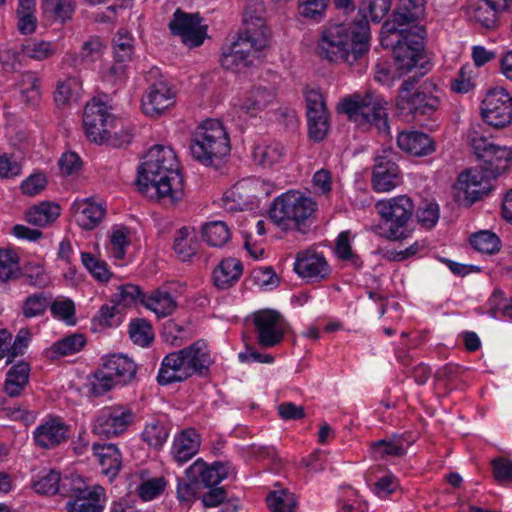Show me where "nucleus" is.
Returning <instances> with one entry per match:
<instances>
[{"label": "nucleus", "instance_id": "obj_1", "mask_svg": "<svg viewBox=\"0 0 512 512\" xmlns=\"http://www.w3.org/2000/svg\"><path fill=\"white\" fill-rule=\"evenodd\" d=\"M136 184L146 197L175 203L183 194V177L174 151L153 146L138 167Z\"/></svg>", "mask_w": 512, "mask_h": 512}, {"label": "nucleus", "instance_id": "obj_2", "mask_svg": "<svg viewBox=\"0 0 512 512\" xmlns=\"http://www.w3.org/2000/svg\"><path fill=\"white\" fill-rule=\"evenodd\" d=\"M369 22L362 9L351 24L335 23L321 32L317 53L330 62L352 64L369 49Z\"/></svg>", "mask_w": 512, "mask_h": 512}, {"label": "nucleus", "instance_id": "obj_3", "mask_svg": "<svg viewBox=\"0 0 512 512\" xmlns=\"http://www.w3.org/2000/svg\"><path fill=\"white\" fill-rule=\"evenodd\" d=\"M478 167L461 172L453 185L455 202L470 207L487 195L492 189V181L512 165V148L494 145L490 148Z\"/></svg>", "mask_w": 512, "mask_h": 512}, {"label": "nucleus", "instance_id": "obj_4", "mask_svg": "<svg viewBox=\"0 0 512 512\" xmlns=\"http://www.w3.org/2000/svg\"><path fill=\"white\" fill-rule=\"evenodd\" d=\"M213 359L207 344L197 340L191 345L167 354L161 363L157 382L159 385H169L182 382L193 375L206 376Z\"/></svg>", "mask_w": 512, "mask_h": 512}, {"label": "nucleus", "instance_id": "obj_5", "mask_svg": "<svg viewBox=\"0 0 512 512\" xmlns=\"http://www.w3.org/2000/svg\"><path fill=\"white\" fill-rule=\"evenodd\" d=\"M192 157L205 166L219 168L230 154V138L222 123L216 119L202 122L190 139Z\"/></svg>", "mask_w": 512, "mask_h": 512}, {"label": "nucleus", "instance_id": "obj_6", "mask_svg": "<svg viewBox=\"0 0 512 512\" xmlns=\"http://www.w3.org/2000/svg\"><path fill=\"white\" fill-rule=\"evenodd\" d=\"M317 203L299 192H287L277 197L269 209V217L282 230L306 232Z\"/></svg>", "mask_w": 512, "mask_h": 512}, {"label": "nucleus", "instance_id": "obj_7", "mask_svg": "<svg viewBox=\"0 0 512 512\" xmlns=\"http://www.w3.org/2000/svg\"><path fill=\"white\" fill-rule=\"evenodd\" d=\"M391 33H397L398 39L392 47L393 60L400 75L411 72L423 59L426 29L424 26L398 28Z\"/></svg>", "mask_w": 512, "mask_h": 512}, {"label": "nucleus", "instance_id": "obj_8", "mask_svg": "<svg viewBox=\"0 0 512 512\" xmlns=\"http://www.w3.org/2000/svg\"><path fill=\"white\" fill-rule=\"evenodd\" d=\"M417 83L418 78L414 76L402 82L398 90L396 106L401 113L411 115L418 122L435 119L440 99L431 93L415 89Z\"/></svg>", "mask_w": 512, "mask_h": 512}, {"label": "nucleus", "instance_id": "obj_9", "mask_svg": "<svg viewBox=\"0 0 512 512\" xmlns=\"http://www.w3.org/2000/svg\"><path fill=\"white\" fill-rule=\"evenodd\" d=\"M337 111L359 125L369 123L380 129L381 123L384 124L383 99L371 90L366 91L364 95L355 93L343 98L337 106Z\"/></svg>", "mask_w": 512, "mask_h": 512}, {"label": "nucleus", "instance_id": "obj_10", "mask_svg": "<svg viewBox=\"0 0 512 512\" xmlns=\"http://www.w3.org/2000/svg\"><path fill=\"white\" fill-rule=\"evenodd\" d=\"M245 29L239 33L238 38L228 47L236 54L259 57V52L266 48L270 40V30L261 16L253 17L249 10L244 13Z\"/></svg>", "mask_w": 512, "mask_h": 512}, {"label": "nucleus", "instance_id": "obj_11", "mask_svg": "<svg viewBox=\"0 0 512 512\" xmlns=\"http://www.w3.org/2000/svg\"><path fill=\"white\" fill-rule=\"evenodd\" d=\"M150 82L146 94L142 97V111L155 118L165 113L175 104V94L160 74L158 68H152L147 74Z\"/></svg>", "mask_w": 512, "mask_h": 512}, {"label": "nucleus", "instance_id": "obj_12", "mask_svg": "<svg viewBox=\"0 0 512 512\" xmlns=\"http://www.w3.org/2000/svg\"><path fill=\"white\" fill-rule=\"evenodd\" d=\"M117 120L109 107L97 98H93L84 108L83 127L87 138L97 144H103V139L110 129L117 127Z\"/></svg>", "mask_w": 512, "mask_h": 512}, {"label": "nucleus", "instance_id": "obj_13", "mask_svg": "<svg viewBox=\"0 0 512 512\" xmlns=\"http://www.w3.org/2000/svg\"><path fill=\"white\" fill-rule=\"evenodd\" d=\"M414 204L407 195H399L386 201V222H389L386 238L392 241L403 240L411 236L410 222Z\"/></svg>", "mask_w": 512, "mask_h": 512}, {"label": "nucleus", "instance_id": "obj_14", "mask_svg": "<svg viewBox=\"0 0 512 512\" xmlns=\"http://www.w3.org/2000/svg\"><path fill=\"white\" fill-rule=\"evenodd\" d=\"M483 120L496 128L505 127L512 122V96L502 88L490 89L481 103Z\"/></svg>", "mask_w": 512, "mask_h": 512}, {"label": "nucleus", "instance_id": "obj_15", "mask_svg": "<svg viewBox=\"0 0 512 512\" xmlns=\"http://www.w3.org/2000/svg\"><path fill=\"white\" fill-rule=\"evenodd\" d=\"M198 13H186L177 8L168 27L172 35L181 37L182 42L190 48L200 46L206 36L207 27L201 25Z\"/></svg>", "mask_w": 512, "mask_h": 512}, {"label": "nucleus", "instance_id": "obj_16", "mask_svg": "<svg viewBox=\"0 0 512 512\" xmlns=\"http://www.w3.org/2000/svg\"><path fill=\"white\" fill-rule=\"evenodd\" d=\"M135 414L131 408L114 405L105 408L97 417L93 431L101 437H114L124 433L134 422Z\"/></svg>", "mask_w": 512, "mask_h": 512}, {"label": "nucleus", "instance_id": "obj_17", "mask_svg": "<svg viewBox=\"0 0 512 512\" xmlns=\"http://www.w3.org/2000/svg\"><path fill=\"white\" fill-rule=\"evenodd\" d=\"M257 342L262 348H271L284 338L283 316L276 310L262 309L253 313Z\"/></svg>", "mask_w": 512, "mask_h": 512}, {"label": "nucleus", "instance_id": "obj_18", "mask_svg": "<svg viewBox=\"0 0 512 512\" xmlns=\"http://www.w3.org/2000/svg\"><path fill=\"white\" fill-rule=\"evenodd\" d=\"M305 98L309 137L320 142L327 136L330 127L323 95L312 89L306 92Z\"/></svg>", "mask_w": 512, "mask_h": 512}, {"label": "nucleus", "instance_id": "obj_19", "mask_svg": "<svg viewBox=\"0 0 512 512\" xmlns=\"http://www.w3.org/2000/svg\"><path fill=\"white\" fill-rule=\"evenodd\" d=\"M294 270L300 277L316 282L325 280L331 273V268L323 254L313 250L297 254Z\"/></svg>", "mask_w": 512, "mask_h": 512}, {"label": "nucleus", "instance_id": "obj_20", "mask_svg": "<svg viewBox=\"0 0 512 512\" xmlns=\"http://www.w3.org/2000/svg\"><path fill=\"white\" fill-rule=\"evenodd\" d=\"M425 3V0H399L392 14V20L386 21V32L419 26L416 22L424 15Z\"/></svg>", "mask_w": 512, "mask_h": 512}, {"label": "nucleus", "instance_id": "obj_21", "mask_svg": "<svg viewBox=\"0 0 512 512\" xmlns=\"http://www.w3.org/2000/svg\"><path fill=\"white\" fill-rule=\"evenodd\" d=\"M229 467L222 462L208 466L202 459H197L186 469V476L197 479L201 487H214L227 478Z\"/></svg>", "mask_w": 512, "mask_h": 512}, {"label": "nucleus", "instance_id": "obj_22", "mask_svg": "<svg viewBox=\"0 0 512 512\" xmlns=\"http://www.w3.org/2000/svg\"><path fill=\"white\" fill-rule=\"evenodd\" d=\"M69 428L63 422L52 419L39 425L34 433L35 443L43 449H53L67 441Z\"/></svg>", "mask_w": 512, "mask_h": 512}, {"label": "nucleus", "instance_id": "obj_23", "mask_svg": "<svg viewBox=\"0 0 512 512\" xmlns=\"http://www.w3.org/2000/svg\"><path fill=\"white\" fill-rule=\"evenodd\" d=\"M399 148L415 157L427 156L435 151L434 141L426 133L420 131H404L397 137Z\"/></svg>", "mask_w": 512, "mask_h": 512}, {"label": "nucleus", "instance_id": "obj_24", "mask_svg": "<svg viewBox=\"0 0 512 512\" xmlns=\"http://www.w3.org/2000/svg\"><path fill=\"white\" fill-rule=\"evenodd\" d=\"M407 336L405 332L401 333L400 342L395 346L396 358L406 369L405 372L414 378L417 384L424 385L430 378L431 369L424 363H418L409 368L412 365L413 358L409 353L410 345Z\"/></svg>", "mask_w": 512, "mask_h": 512}, {"label": "nucleus", "instance_id": "obj_25", "mask_svg": "<svg viewBox=\"0 0 512 512\" xmlns=\"http://www.w3.org/2000/svg\"><path fill=\"white\" fill-rule=\"evenodd\" d=\"M200 444L201 437L195 429L182 430L173 441L171 450L173 458L179 464L189 461L198 453Z\"/></svg>", "mask_w": 512, "mask_h": 512}, {"label": "nucleus", "instance_id": "obj_26", "mask_svg": "<svg viewBox=\"0 0 512 512\" xmlns=\"http://www.w3.org/2000/svg\"><path fill=\"white\" fill-rule=\"evenodd\" d=\"M107 373L114 377L120 385H127L132 382L137 373V366L134 361L123 354H112L102 360Z\"/></svg>", "mask_w": 512, "mask_h": 512}, {"label": "nucleus", "instance_id": "obj_27", "mask_svg": "<svg viewBox=\"0 0 512 512\" xmlns=\"http://www.w3.org/2000/svg\"><path fill=\"white\" fill-rule=\"evenodd\" d=\"M243 273V265L239 259L229 257L223 259L213 270L214 285L222 290L233 286Z\"/></svg>", "mask_w": 512, "mask_h": 512}, {"label": "nucleus", "instance_id": "obj_28", "mask_svg": "<svg viewBox=\"0 0 512 512\" xmlns=\"http://www.w3.org/2000/svg\"><path fill=\"white\" fill-rule=\"evenodd\" d=\"M72 209L76 213L78 224L86 230H92L102 221L105 209L102 205L89 201L74 202Z\"/></svg>", "mask_w": 512, "mask_h": 512}, {"label": "nucleus", "instance_id": "obj_29", "mask_svg": "<svg viewBox=\"0 0 512 512\" xmlns=\"http://www.w3.org/2000/svg\"><path fill=\"white\" fill-rule=\"evenodd\" d=\"M94 456L97 457L106 475L115 477L121 468V453L114 444L94 443Z\"/></svg>", "mask_w": 512, "mask_h": 512}, {"label": "nucleus", "instance_id": "obj_30", "mask_svg": "<svg viewBox=\"0 0 512 512\" xmlns=\"http://www.w3.org/2000/svg\"><path fill=\"white\" fill-rule=\"evenodd\" d=\"M30 365L20 361L13 365L6 374L4 390L9 397H17L21 394L29 382Z\"/></svg>", "mask_w": 512, "mask_h": 512}, {"label": "nucleus", "instance_id": "obj_31", "mask_svg": "<svg viewBox=\"0 0 512 512\" xmlns=\"http://www.w3.org/2000/svg\"><path fill=\"white\" fill-rule=\"evenodd\" d=\"M60 212L61 208L58 204L41 202L26 211L25 219L32 225L44 227L54 222L60 216Z\"/></svg>", "mask_w": 512, "mask_h": 512}, {"label": "nucleus", "instance_id": "obj_32", "mask_svg": "<svg viewBox=\"0 0 512 512\" xmlns=\"http://www.w3.org/2000/svg\"><path fill=\"white\" fill-rule=\"evenodd\" d=\"M142 304L158 317H167L177 308V302L173 296L162 289L155 290L146 299H142Z\"/></svg>", "mask_w": 512, "mask_h": 512}, {"label": "nucleus", "instance_id": "obj_33", "mask_svg": "<svg viewBox=\"0 0 512 512\" xmlns=\"http://www.w3.org/2000/svg\"><path fill=\"white\" fill-rule=\"evenodd\" d=\"M285 154V148L278 142L263 143L255 146L253 160L263 168L279 163Z\"/></svg>", "mask_w": 512, "mask_h": 512}, {"label": "nucleus", "instance_id": "obj_34", "mask_svg": "<svg viewBox=\"0 0 512 512\" xmlns=\"http://www.w3.org/2000/svg\"><path fill=\"white\" fill-rule=\"evenodd\" d=\"M220 62L222 67L226 70L246 72L247 69L259 63L260 58L251 55L236 54L234 49L227 47L223 49Z\"/></svg>", "mask_w": 512, "mask_h": 512}, {"label": "nucleus", "instance_id": "obj_35", "mask_svg": "<svg viewBox=\"0 0 512 512\" xmlns=\"http://www.w3.org/2000/svg\"><path fill=\"white\" fill-rule=\"evenodd\" d=\"M202 237L210 246L222 247L230 239V229L223 221L206 223L202 228Z\"/></svg>", "mask_w": 512, "mask_h": 512}, {"label": "nucleus", "instance_id": "obj_36", "mask_svg": "<svg viewBox=\"0 0 512 512\" xmlns=\"http://www.w3.org/2000/svg\"><path fill=\"white\" fill-rule=\"evenodd\" d=\"M90 495V487L85 483V481L78 475H66L64 477L60 476L58 493L63 497L70 498V500H74L79 497L81 494Z\"/></svg>", "mask_w": 512, "mask_h": 512}, {"label": "nucleus", "instance_id": "obj_37", "mask_svg": "<svg viewBox=\"0 0 512 512\" xmlns=\"http://www.w3.org/2000/svg\"><path fill=\"white\" fill-rule=\"evenodd\" d=\"M51 298L43 292H38L26 297L22 303V315L27 318L41 317L50 305Z\"/></svg>", "mask_w": 512, "mask_h": 512}, {"label": "nucleus", "instance_id": "obj_38", "mask_svg": "<svg viewBox=\"0 0 512 512\" xmlns=\"http://www.w3.org/2000/svg\"><path fill=\"white\" fill-rule=\"evenodd\" d=\"M470 244L475 250L490 255L499 252L501 248L500 238L494 232L488 230L472 234Z\"/></svg>", "mask_w": 512, "mask_h": 512}, {"label": "nucleus", "instance_id": "obj_39", "mask_svg": "<svg viewBox=\"0 0 512 512\" xmlns=\"http://www.w3.org/2000/svg\"><path fill=\"white\" fill-rule=\"evenodd\" d=\"M23 56L42 61L51 58L56 53V45L44 40H30L22 45Z\"/></svg>", "mask_w": 512, "mask_h": 512}, {"label": "nucleus", "instance_id": "obj_40", "mask_svg": "<svg viewBox=\"0 0 512 512\" xmlns=\"http://www.w3.org/2000/svg\"><path fill=\"white\" fill-rule=\"evenodd\" d=\"M266 503L271 512H294L297 504L294 494L285 489L269 492Z\"/></svg>", "mask_w": 512, "mask_h": 512}, {"label": "nucleus", "instance_id": "obj_41", "mask_svg": "<svg viewBox=\"0 0 512 512\" xmlns=\"http://www.w3.org/2000/svg\"><path fill=\"white\" fill-rule=\"evenodd\" d=\"M273 99V94L264 87H257L250 92L249 97L241 105V109L251 116L264 109Z\"/></svg>", "mask_w": 512, "mask_h": 512}, {"label": "nucleus", "instance_id": "obj_42", "mask_svg": "<svg viewBox=\"0 0 512 512\" xmlns=\"http://www.w3.org/2000/svg\"><path fill=\"white\" fill-rule=\"evenodd\" d=\"M173 248L180 259L186 261L196 254L198 242L196 239L190 237L189 229L183 227L177 232Z\"/></svg>", "mask_w": 512, "mask_h": 512}, {"label": "nucleus", "instance_id": "obj_43", "mask_svg": "<svg viewBox=\"0 0 512 512\" xmlns=\"http://www.w3.org/2000/svg\"><path fill=\"white\" fill-rule=\"evenodd\" d=\"M129 336L131 340L142 347H146L154 340V333L151 324L142 318L134 319L129 325Z\"/></svg>", "mask_w": 512, "mask_h": 512}, {"label": "nucleus", "instance_id": "obj_44", "mask_svg": "<svg viewBox=\"0 0 512 512\" xmlns=\"http://www.w3.org/2000/svg\"><path fill=\"white\" fill-rule=\"evenodd\" d=\"M68 512H101L102 506L99 504V494L90 489V495L81 494L74 500L66 503Z\"/></svg>", "mask_w": 512, "mask_h": 512}, {"label": "nucleus", "instance_id": "obj_45", "mask_svg": "<svg viewBox=\"0 0 512 512\" xmlns=\"http://www.w3.org/2000/svg\"><path fill=\"white\" fill-rule=\"evenodd\" d=\"M42 8L45 13H50L55 19L65 22L71 20L75 11L74 0H43Z\"/></svg>", "mask_w": 512, "mask_h": 512}, {"label": "nucleus", "instance_id": "obj_46", "mask_svg": "<svg viewBox=\"0 0 512 512\" xmlns=\"http://www.w3.org/2000/svg\"><path fill=\"white\" fill-rule=\"evenodd\" d=\"M244 186L235 184L231 189L225 192L223 196V206L229 212L243 211L248 208L251 201L249 196L243 195Z\"/></svg>", "mask_w": 512, "mask_h": 512}, {"label": "nucleus", "instance_id": "obj_47", "mask_svg": "<svg viewBox=\"0 0 512 512\" xmlns=\"http://www.w3.org/2000/svg\"><path fill=\"white\" fill-rule=\"evenodd\" d=\"M118 291L112 299L118 307H130L137 302L142 304V299H146L140 287L134 284L121 285L118 287Z\"/></svg>", "mask_w": 512, "mask_h": 512}, {"label": "nucleus", "instance_id": "obj_48", "mask_svg": "<svg viewBox=\"0 0 512 512\" xmlns=\"http://www.w3.org/2000/svg\"><path fill=\"white\" fill-rule=\"evenodd\" d=\"M86 344L83 334L73 333L53 344L52 350L59 356L72 355L79 352Z\"/></svg>", "mask_w": 512, "mask_h": 512}, {"label": "nucleus", "instance_id": "obj_49", "mask_svg": "<svg viewBox=\"0 0 512 512\" xmlns=\"http://www.w3.org/2000/svg\"><path fill=\"white\" fill-rule=\"evenodd\" d=\"M439 215V205L433 200H424L416 211L418 223L428 229L437 224Z\"/></svg>", "mask_w": 512, "mask_h": 512}, {"label": "nucleus", "instance_id": "obj_50", "mask_svg": "<svg viewBox=\"0 0 512 512\" xmlns=\"http://www.w3.org/2000/svg\"><path fill=\"white\" fill-rule=\"evenodd\" d=\"M81 259L83 265L97 281L107 282L111 278L112 273L109 271L105 261L95 258L89 252H83Z\"/></svg>", "mask_w": 512, "mask_h": 512}, {"label": "nucleus", "instance_id": "obj_51", "mask_svg": "<svg viewBox=\"0 0 512 512\" xmlns=\"http://www.w3.org/2000/svg\"><path fill=\"white\" fill-rule=\"evenodd\" d=\"M114 59L129 62L134 53L133 38L128 33L119 32L113 40Z\"/></svg>", "mask_w": 512, "mask_h": 512}, {"label": "nucleus", "instance_id": "obj_52", "mask_svg": "<svg viewBox=\"0 0 512 512\" xmlns=\"http://www.w3.org/2000/svg\"><path fill=\"white\" fill-rule=\"evenodd\" d=\"M167 437L168 430L160 421L147 424L142 433V439L154 448L161 447L166 442Z\"/></svg>", "mask_w": 512, "mask_h": 512}, {"label": "nucleus", "instance_id": "obj_53", "mask_svg": "<svg viewBox=\"0 0 512 512\" xmlns=\"http://www.w3.org/2000/svg\"><path fill=\"white\" fill-rule=\"evenodd\" d=\"M108 371L102 364L99 369L94 372V380L91 385V392L93 395L99 397L113 389L116 385H120L118 381L114 380L112 375L105 372Z\"/></svg>", "mask_w": 512, "mask_h": 512}, {"label": "nucleus", "instance_id": "obj_54", "mask_svg": "<svg viewBox=\"0 0 512 512\" xmlns=\"http://www.w3.org/2000/svg\"><path fill=\"white\" fill-rule=\"evenodd\" d=\"M108 371L102 364L99 369L94 372V380L91 385V392L93 395L99 397L113 389L116 385H120L118 381L114 380L112 375L105 372Z\"/></svg>", "mask_w": 512, "mask_h": 512}, {"label": "nucleus", "instance_id": "obj_55", "mask_svg": "<svg viewBox=\"0 0 512 512\" xmlns=\"http://www.w3.org/2000/svg\"><path fill=\"white\" fill-rule=\"evenodd\" d=\"M21 274L18 261L13 253L8 250H0V280L6 282L16 279Z\"/></svg>", "mask_w": 512, "mask_h": 512}, {"label": "nucleus", "instance_id": "obj_56", "mask_svg": "<svg viewBox=\"0 0 512 512\" xmlns=\"http://www.w3.org/2000/svg\"><path fill=\"white\" fill-rule=\"evenodd\" d=\"M78 81L76 78H67L58 82L54 92V100L57 105H67L72 100H76Z\"/></svg>", "mask_w": 512, "mask_h": 512}, {"label": "nucleus", "instance_id": "obj_57", "mask_svg": "<svg viewBox=\"0 0 512 512\" xmlns=\"http://www.w3.org/2000/svg\"><path fill=\"white\" fill-rule=\"evenodd\" d=\"M414 442L411 433L394 434L386 441V456H402Z\"/></svg>", "mask_w": 512, "mask_h": 512}, {"label": "nucleus", "instance_id": "obj_58", "mask_svg": "<svg viewBox=\"0 0 512 512\" xmlns=\"http://www.w3.org/2000/svg\"><path fill=\"white\" fill-rule=\"evenodd\" d=\"M49 307L54 317L65 321L69 325L76 323L75 305L71 299L55 300L52 303L50 302Z\"/></svg>", "mask_w": 512, "mask_h": 512}, {"label": "nucleus", "instance_id": "obj_59", "mask_svg": "<svg viewBox=\"0 0 512 512\" xmlns=\"http://www.w3.org/2000/svg\"><path fill=\"white\" fill-rule=\"evenodd\" d=\"M164 477H156L143 481L137 488L139 497L144 501H149L159 496L166 487Z\"/></svg>", "mask_w": 512, "mask_h": 512}, {"label": "nucleus", "instance_id": "obj_60", "mask_svg": "<svg viewBox=\"0 0 512 512\" xmlns=\"http://www.w3.org/2000/svg\"><path fill=\"white\" fill-rule=\"evenodd\" d=\"M473 69L469 64L463 65L457 76L451 81L450 87L453 92L465 94L474 88Z\"/></svg>", "mask_w": 512, "mask_h": 512}, {"label": "nucleus", "instance_id": "obj_61", "mask_svg": "<svg viewBox=\"0 0 512 512\" xmlns=\"http://www.w3.org/2000/svg\"><path fill=\"white\" fill-rule=\"evenodd\" d=\"M492 475L499 484L512 482V460L506 457H497L491 461Z\"/></svg>", "mask_w": 512, "mask_h": 512}, {"label": "nucleus", "instance_id": "obj_62", "mask_svg": "<svg viewBox=\"0 0 512 512\" xmlns=\"http://www.w3.org/2000/svg\"><path fill=\"white\" fill-rule=\"evenodd\" d=\"M499 11L482 3L477 6L472 14V19L486 29H494L497 26Z\"/></svg>", "mask_w": 512, "mask_h": 512}, {"label": "nucleus", "instance_id": "obj_63", "mask_svg": "<svg viewBox=\"0 0 512 512\" xmlns=\"http://www.w3.org/2000/svg\"><path fill=\"white\" fill-rule=\"evenodd\" d=\"M491 310L495 317H511L512 299L504 296L501 291H494L489 299Z\"/></svg>", "mask_w": 512, "mask_h": 512}, {"label": "nucleus", "instance_id": "obj_64", "mask_svg": "<svg viewBox=\"0 0 512 512\" xmlns=\"http://www.w3.org/2000/svg\"><path fill=\"white\" fill-rule=\"evenodd\" d=\"M60 473L51 470L44 476H41L38 481L34 483V489L40 494L54 495L58 493Z\"/></svg>", "mask_w": 512, "mask_h": 512}]
</instances>
